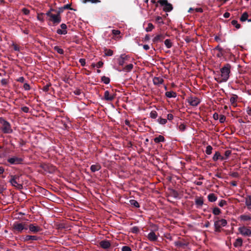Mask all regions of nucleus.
<instances>
[{"label": "nucleus", "mask_w": 251, "mask_h": 251, "mask_svg": "<svg viewBox=\"0 0 251 251\" xmlns=\"http://www.w3.org/2000/svg\"><path fill=\"white\" fill-rule=\"evenodd\" d=\"M148 229H149L151 232H155L158 229V226L157 225L153 224L151 222L149 223Z\"/></svg>", "instance_id": "obj_18"}, {"label": "nucleus", "mask_w": 251, "mask_h": 251, "mask_svg": "<svg viewBox=\"0 0 251 251\" xmlns=\"http://www.w3.org/2000/svg\"><path fill=\"white\" fill-rule=\"evenodd\" d=\"M187 101L192 106H197L201 102L200 100L195 96L189 97L187 99Z\"/></svg>", "instance_id": "obj_5"}, {"label": "nucleus", "mask_w": 251, "mask_h": 251, "mask_svg": "<svg viewBox=\"0 0 251 251\" xmlns=\"http://www.w3.org/2000/svg\"><path fill=\"white\" fill-rule=\"evenodd\" d=\"M129 204L134 207L139 208L140 207L139 203L135 200H129Z\"/></svg>", "instance_id": "obj_30"}, {"label": "nucleus", "mask_w": 251, "mask_h": 251, "mask_svg": "<svg viewBox=\"0 0 251 251\" xmlns=\"http://www.w3.org/2000/svg\"><path fill=\"white\" fill-rule=\"evenodd\" d=\"M19 176L17 175L11 176V178L9 180V182L12 186L20 188L22 187V185L17 181V179L19 178Z\"/></svg>", "instance_id": "obj_9"}, {"label": "nucleus", "mask_w": 251, "mask_h": 251, "mask_svg": "<svg viewBox=\"0 0 251 251\" xmlns=\"http://www.w3.org/2000/svg\"><path fill=\"white\" fill-rule=\"evenodd\" d=\"M150 117L152 119H156L157 117L158 114L156 111L152 110L150 114Z\"/></svg>", "instance_id": "obj_40"}, {"label": "nucleus", "mask_w": 251, "mask_h": 251, "mask_svg": "<svg viewBox=\"0 0 251 251\" xmlns=\"http://www.w3.org/2000/svg\"><path fill=\"white\" fill-rule=\"evenodd\" d=\"M113 54V51L111 50H105V55L110 56H112Z\"/></svg>", "instance_id": "obj_47"}, {"label": "nucleus", "mask_w": 251, "mask_h": 251, "mask_svg": "<svg viewBox=\"0 0 251 251\" xmlns=\"http://www.w3.org/2000/svg\"><path fill=\"white\" fill-rule=\"evenodd\" d=\"M175 244L177 247L185 248L188 243L185 241H177L175 242Z\"/></svg>", "instance_id": "obj_20"}, {"label": "nucleus", "mask_w": 251, "mask_h": 251, "mask_svg": "<svg viewBox=\"0 0 251 251\" xmlns=\"http://www.w3.org/2000/svg\"><path fill=\"white\" fill-rule=\"evenodd\" d=\"M154 25L151 23H150L148 24V26L146 28V31L147 32H150L154 28Z\"/></svg>", "instance_id": "obj_39"}, {"label": "nucleus", "mask_w": 251, "mask_h": 251, "mask_svg": "<svg viewBox=\"0 0 251 251\" xmlns=\"http://www.w3.org/2000/svg\"><path fill=\"white\" fill-rule=\"evenodd\" d=\"M148 238L151 241H156L158 239L154 232H151L148 235Z\"/></svg>", "instance_id": "obj_23"}, {"label": "nucleus", "mask_w": 251, "mask_h": 251, "mask_svg": "<svg viewBox=\"0 0 251 251\" xmlns=\"http://www.w3.org/2000/svg\"><path fill=\"white\" fill-rule=\"evenodd\" d=\"M101 169V166L99 164L92 165L90 167V170L92 172H96Z\"/></svg>", "instance_id": "obj_25"}, {"label": "nucleus", "mask_w": 251, "mask_h": 251, "mask_svg": "<svg viewBox=\"0 0 251 251\" xmlns=\"http://www.w3.org/2000/svg\"><path fill=\"white\" fill-rule=\"evenodd\" d=\"M104 99L106 100L111 101L114 99V95L110 94L108 91H105L104 93Z\"/></svg>", "instance_id": "obj_14"}, {"label": "nucleus", "mask_w": 251, "mask_h": 251, "mask_svg": "<svg viewBox=\"0 0 251 251\" xmlns=\"http://www.w3.org/2000/svg\"><path fill=\"white\" fill-rule=\"evenodd\" d=\"M122 250V251H131V248L128 246H124Z\"/></svg>", "instance_id": "obj_60"}, {"label": "nucleus", "mask_w": 251, "mask_h": 251, "mask_svg": "<svg viewBox=\"0 0 251 251\" xmlns=\"http://www.w3.org/2000/svg\"><path fill=\"white\" fill-rule=\"evenodd\" d=\"M21 109L23 112L25 113H28L29 112V108L27 106L22 107Z\"/></svg>", "instance_id": "obj_63"}, {"label": "nucleus", "mask_w": 251, "mask_h": 251, "mask_svg": "<svg viewBox=\"0 0 251 251\" xmlns=\"http://www.w3.org/2000/svg\"><path fill=\"white\" fill-rule=\"evenodd\" d=\"M237 98L238 96L236 95H233L229 100L230 103L232 104L235 103L237 101Z\"/></svg>", "instance_id": "obj_36"}, {"label": "nucleus", "mask_w": 251, "mask_h": 251, "mask_svg": "<svg viewBox=\"0 0 251 251\" xmlns=\"http://www.w3.org/2000/svg\"><path fill=\"white\" fill-rule=\"evenodd\" d=\"M74 93L75 95L77 96H79L81 94L82 92L79 89H76L74 91Z\"/></svg>", "instance_id": "obj_62"}, {"label": "nucleus", "mask_w": 251, "mask_h": 251, "mask_svg": "<svg viewBox=\"0 0 251 251\" xmlns=\"http://www.w3.org/2000/svg\"><path fill=\"white\" fill-rule=\"evenodd\" d=\"M165 38V35L164 34H158L155 36L152 41L154 43H157L158 42H162L164 39Z\"/></svg>", "instance_id": "obj_15"}, {"label": "nucleus", "mask_w": 251, "mask_h": 251, "mask_svg": "<svg viewBox=\"0 0 251 251\" xmlns=\"http://www.w3.org/2000/svg\"><path fill=\"white\" fill-rule=\"evenodd\" d=\"M128 56L125 54H122L118 59V63L119 65L123 66L125 63V61L128 59Z\"/></svg>", "instance_id": "obj_12"}, {"label": "nucleus", "mask_w": 251, "mask_h": 251, "mask_svg": "<svg viewBox=\"0 0 251 251\" xmlns=\"http://www.w3.org/2000/svg\"><path fill=\"white\" fill-rule=\"evenodd\" d=\"M212 147L210 145H208L206 147L205 152L207 154L210 155L212 153Z\"/></svg>", "instance_id": "obj_41"}, {"label": "nucleus", "mask_w": 251, "mask_h": 251, "mask_svg": "<svg viewBox=\"0 0 251 251\" xmlns=\"http://www.w3.org/2000/svg\"><path fill=\"white\" fill-rule=\"evenodd\" d=\"M23 161V159L17 156H13L7 159V162L12 165L21 164Z\"/></svg>", "instance_id": "obj_6"}, {"label": "nucleus", "mask_w": 251, "mask_h": 251, "mask_svg": "<svg viewBox=\"0 0 251 251\" xmlns=\"http://www.w3.org/2000/svg\"><path fill=\"white\" fill-rule=\"evenodd\" d=\"M221 222H217L215 221L214 223V226L215 228L216 231H219L220 230V228L221 227Z\"/></svg>", "instance_id": "obj_38"}, {"label": "nucleus", "mask_w": 251, "mask_h": 251, "mask_svg": "<svg viewBox=\"0 0 251 251\" xmlns=\"http://www.w3.org/2000/svg\"><path fill=\"white\" fill-rule=\"evenodd\" d=\"M157 122L158 123H159L161 125H165L166 124L167 122V120L166 119H163L162 118H159L157 119Z\"/></svg>", "instance_id": "obj_42"}, {"label": "nucleus", "mask_w": 251, "mask_h": 251, "mask_svg": "<svg viewBox=\"0 0 251 251\" xmlns=\"http://www.w3.org/2000/svg\"><path fill=\"white\" fill-rule=\"evenodd\" d=\"M71 6L70 4H66L62 7H59L57 12L61 14L65 9H72Z\"/></svg>", "instance_id": "obj_26"}, {"label": "nucleus", "mask_w": 251, "mask_h": 251, "mask_svg": "<svg viewBox=\"0 0 251 251\" xmlns=\"http://www.w3.org/2000/svg\"><path fill=\"white\" fill-rule=\"evenodd\" d=\"M99 244L101 247L105 249L109 248L111 245L110 242L107 240H102L100 242Z\"/></svg>", "instance_id": "obj_19"}, {"label": "nucleus", "mask_w": 251, "mask_h": 251, "mask_svg": "<svg viewBox=\"0 0 251 251\" xmlns=\"http://www.w3.org/2000/svg\"><path fill=\"white\" fill-rule=\"evenodd\" d=\"M23 87L24 89L26 91L29 90L30 89V86L29 84L27 83H25L24 84Z\"/></svg>", "instance_id": "obj_55"}, {"label": "nucleus", "mask_w": 251, "mask_h": 251, "mask_svg": "<svg viewBox=\"0 0 251 251\" xmlns=\"http://www.w3.org/2000/svg\"><path fill=\"white\" fill-rule=\"evenodd\" d=\"M241 220H251V217L247 215H243L241 216Z\"/></svg>", "instance_id": "obj_59"}, {"label": "nucleus", "mask_w": 251, "mask_h": 251, "mask_svg": "<svg viewBox=\"0 0 251 251\" xmlns=\"http://www.w3.org/2000/svg\"><path fill=\"white\" fill-rule=\"evenodd\" d=\"M245 204L248 209H251V195L245 197Z\"/></svg>", "instance_id": "obj_22"}, {"label": "nucleus", "mask_w": 251, "mask_h": 251, "mask_svg": "<svg viewBox=\"0 0 251 251\" xmlns=\"http://www.w3.org/2000/svg\"><path fill=\"white\" fill-rule=\"evenodd\" d=\"M103 65V63L102 61H100L98 62V63L96 64V67L98 68H101L102 67Z\"/></svg>", "instance_id": "obj_61"}, {"label": "nucleus", "mask_w": 251, "mask_h": 251, "mask_svg": "<svg viewBox=\"0 0 251 251\" xmlns=\"http://www.w3.org/2000/svg\"><path fill=\"white\" fill-rule=\"evenodd\" d=\"M231 151L230 150H227L225 152V156L227 159V158L231 155Z\"/></svg>", "instance_id": "obj_56"}, {"label": "nucleus", "mask_w": 251, "mask_h": 251, "mask_svg": "<svg viewBox=\"0 0 251 251\" xmlns=\"http://www.w3.org/2000/svg\"><path fill=\"white\" fill-rule=\"evenodd\" d=\"M229 176L232 177L238 178L239 177V174L237 172H230Z\"/></svg>", "instance_id": "obj_49"}, {"label": "nucleus", "mask_w": 251, "mask_h": 251, "mask_svg": "<svg viewBox=\"0 0 251 251\" xmlns=\"http://www.w3.org/2000/svg\"><path fill=\"white\" fill-rule=\"evenodd\" d=\"M231 24L233 26H234L237 29H239L240 28V25L238 23L237 21L233 20L231 21Z\"/></svg>", "instance_id": "obj_43"}, {"label": "nucleus", "mask_w": 251, "mask_h": 251, "mask_svg": "<svg viewBox=\"0 0 251 251\" xmlns=\"http://www.w3.org/2000/svg\"><path fill=\"white\" fill-rule=\"evenodd\" d=\"M100 2L99 0H84L83 2L84 3H87V2H91L92 3H97Z\"/></svg>", "instance_id": "obj_54"}, {"label": "nucleus", "mask_w": 251, "mask_h": 251, "mask_svg": "<svg viewBox=\"0 0 251 251\" xmlns=\"http://www.w3.org/2000/svg\"><path fill=\"white\" fill-rule=\"evenodd\" d=\"M79 62L80 63L82 66H84L85 65V59L83 58H80L79 60Z\"/></svg>", "instance_id": "obj_58"}, {"label": "nucleus", "mask_w": 251, "mask_h": 251, "mask_svg": "<svg viewBox=\"0 0 251 251\" xmlns=\"http://www.w3.org/2000/svg\"><path fill=\"white\" fill-rule=\"evenodd\" d=\"M155 22L159 24H163V21L161 17L157 16L155 19Z\"/></svg>", "instance_id": "obj_50"}, {"label": "nucleus", "mask_w": 251, "mask_h": 251, "mask_svg": "<svg viewBox=\"0 0 251 251\" xmlns=\"http://www.w3.org/2000/svg\"><path fill=\"white\" fill-rule=\"evenodd\" d=\"M60 28H58L56 30V33L59 35H66L68 33L67 26L64 24L62 23L60 25Z\"/></svg>", "instance_id": "obj_8"}, {"label": "nucleus", "mask_w": 251, "mask_h": 251, "mask_svg": "<svg viewBox=\"0 0 251 251\" xmlns=\"http://www.w3.org/2000/svg\"><path fill=\"white\" fill-rule=\"evenodd\" d=\"M22 12L26 15H28L30 13V11L26 8H23Z\"/></svg>", "instance_id": "obj_57"}, {"label": "nucleus", "mask_w": 251, "mask_h": 251, "mask_svg": "<svg viewBox=\"0 0 251 251\" xmlns=\"http://www.w3.org/2000/svg\"><path fill=\"white\" fill-rule=\"evenodd\" d=\"M130 230L134 233H138L139 232V229L137 226H134Z\"/></svg>", "instance_id": "obj_53"}, {"label": "nucleus", "mask_w": 251, "mask_h": 251, "mask_svg": "<svg viewBox=\"0 0 251 251\" xmlns=\"http://www.w3.org/2000/svg\"><path fill=\"white\" fill-rule=\"evenodd\" d=\"M164 44L168 49H170L173 46V44L171 40L169 39L165 40Z\"/></svg>", "instance_id": "obj_33"}, {"label": "nucleus", "mask_w": 251, "mask_h": 251, "mask_svg": "<svg viewBox=\"0 0 251 251\" xmlns=\"http://www.w3.org/2000/svg\"><path fill=\"white\" fill-rule=\"evenodd\" d=\"M44 15V14L43 13H41L40 14H38L37 15V20L42 22H43L44 21V19L43 18Z\"/></svg>", "instance_id": "obj_45"}, {"label": "nucleus", "mask_w": 251, "mask_h": 251, "mask_svg": "<svg viewBox=\"0 0 251 251\" xmlns=\"http://www.w3.org/2000/svg\"><path fill=\"white\" fill-rule=\"evenodd\" d=\"M165 96L168 98H176V93L173 91H168L165 93Z\"/></svg>", "instance_id": "obj_27"}, {"label": "nucleus", "mask_w": 251, "mask_h": 251, "mask_svg": "<svg viewBox=\"0 0 251 251\" xmlns=\"http://www.w3.org/2000/svg\"><path fill=\"white\" fill-rule=\"evenodd\" d=\"M161 6H163V10L166 12H169L173 10L172 5L169 3L167 0H159L157 1Z\"/></svg>", "instance_id": "obj_4"}, {"label": "nucleus", "mask_w": 251, "mask_h": 251, "mask_svg": "<svg viewBox=\"0 0 251 251\" xmlns=\"http://www.w3.org/2000/svg\"><path fill=\"white\" fill-rule=\"evenodd\" d=\"M231 65L226 63L220 69V75L218 77H215L217 82L221 83L226 82L229 77L230 73Z\"/></svg>", "instance_id": "obj_1"}, {"label": "nucleus", "mask_w": 251, "mask_h": 251, "mask_svg": "<svg viewBox=\"0 0 251 251\" xmlns=\"http://www.w3.org/2000/svg\"><path fill=\"white\" fill-rule=\"evenodd\" d=\"M154 141L156 143L159 142H164L165 141V138L162 135H159L158 137H155L153 139Z\"/></svg>", "instance_id": "obj_29"}, {"label": "nucleus", "mask_w": 251, "mask_h": 251, "mask_svg": "<svg viewBox=\"0 0 251 251\" xmlns=\"http://www.w3.org/2000/svg\"><path fill=\"white\" fill-rule=\"evenodd\" d=\"M153 83L155 85H159L162 84L164 82V79L162 77H154L153 78Z\"/></svg>", "instance_id": "obj_13"}, {"label": "nucleus", "mask_w": 251, "mask_h": 251, "mask_svg": "<svg viewBox=\"0 0 251 251\" xmlns=\"http://www.w3.org/2000/svg\"><path fill=\"white\" fill-rule=\"evenodd\" d=\"M212 211H213V213L215 215H218L221 213V210L219 208H218V207H214Z\"/></svg>", "instance_id": "obj_44"}, {"label": "nucleus", "mask_w": 251, "mask_h": 251, "mask_svg": "<svg viewBox=\"0 0 251 251\" xmlns=\"http://www.w3.org/2000/svg\"><path fill=\"white\" fill-rule=\"evenodd\" d=\"M243 244V240L241 238H237L234 243L233 245L235 247H241Z\"/></svg>", "instance_id": "obj_28"}, {"label": "nucleus", "mask_w": 251, "mask_h": 251, "mask_svg": "<svg viewBox=\"0 0 251 251\" xmlns=\"http://www.w3.org/2000/svg\"><path fill=\"white\" fill-rule=\"evenodd\" d=\"M248 16L249 15L248 13L245 12L241 15L240 20L242 22H245L246 21L248 20Z\"/></svg>", "instance_id": "obj_31"}, {"label": "nucleus", "mask_w": 251, "mask_h": 251, "mask_svg": "<svg viewBox=\"0 0 251 251\" xmlns=\"http://www.w3.org/2000/svg\"><path fill=\"white\" fill-rule=\"evenodd\" d=\"M48 17V20L52 23V25L55 26L61 22V14L57 12L56 14H53L50 12H47L45 14Z\"/></svg>", "instance_id": "obj_2"}, {"label": "nucleus", "mask_w": 251, "mask_h": 251, "mask_svg": "<svg viewBox=\"0 0 251 251\" xmlns=\"http://www.w3.org/2000/svg\"><path fill=\"white\" fill-rule=\"evenodd\" d=\"M178 129L180 131H184L186 129V125L184 124H181L178 126Z\"/></svg>", "instance_id": "obj_52"}, {"label": "nucleus", "mask_w": 251, "mask_h": 251, "mask_svg": "<svg viewBox=\"0 0 251 251\" xmlns=\"http://www.w3.org/2000/svg\"><path fill=\"white\" fill-rule=\"evenodd\" d=\"M219 119L220 123H224L226 121V118L225 115H220Z\"/></svg>", "instance_id": "obj_51"}, {"label": "nucleus", "mask_w": 251, "mask_h": 251, "mask_svg": "<svg viewBox=\"0 0 251 251\" xmlns=\"http://www.w3.org/2000/svg\"><path fill=\"white\" fill-rule=\"evenodd\" d=\"M54 50L59 54H63L64 52V50L63 49H62L61 48H60L58 46H55L54 47Z\"/></svg>", "instance_id": "obj_34"}, {"label": "nucleus", "mask_w": 251, "mask_h": 251, "mask_svg": "<svg viewBox=\"0 0 251 251\" xmlns=\"http://www.w3.org/2000/svg\"><path fill=\"white\" fill-rule=\"evenodd\" d=\"M12 46L13 47V49L15 51H19L20 47L16 44H13Z\"/></svg>", "instance_id": "obj_64"}, {"label": "nucleus", "mask_w": 251, "mask_h": 251, "mask_svg": "<svg viewBox=\"0 0 251 251\" xmlns=\"http://www.w3.org/2000/svg\"><path fill=\"white\" fill-rule=\"evenodd\" d=\"M13 228L19 232H21L23 229H27V227H25V224L23 223H19L15 222L13 225Z\"/></svg>", "instance_id": "obj_7"}, {"label": "nucleus", "mask_w": 251, "mask_h": 251, "mask_svg": "<svg viewBox=\"0 0 251 251\" xmlns=\"http://www.w3.org/2000/svg\"><path fill=\"white\" fill-rule=\"evenodd\" d=\"M55 225L56 226V228L58 229H65L66 230L70 229V226H69L65 225L63 223H56Z\"/></svg>", "instance_id": "obj_21"}, {"label": "nucleus", "mask_w": 251, "mask_h": 251, "mask_svg": "<svg viewBox=\"0 0 251 251\" xmlns=\"http://www.w3.org/2000/svg\"><path fill=\"white\" fill-rule=\"evenodd\" d=\"M29 229L33 233H36L42 230L41 228L39 226L34 224H30L29 225Z\"/></svg>", "instance_id": "obj_11"}, {"label": "nucleus", "mask_w": 251, "mask_h": 251, "mask_svg": "<svg viewBox=\"0 0 251 251\" xmlns=\"http://www.w3.org/2000/svg\"><path fill=\"white\" fill-rule=\"evenodd\" d=\"M0 129L4 133H11L13 132L10 123L2 117H0Z\"/></svg>", "instance_id": "obj_3"}, {"label": "nucleus", "mask_w": 251, "mask_h": 251, "mask_svg": "<svg viewBox=\"0 0 251 251\" xmlns=\"http://www.w3.org/2000/svg\"><path fill=\"white\" fill-rule=\"evenodd\" d=\"M51 86V84L50 83H48L46 85H45L43 88L42 90L45 92H47L49 91L50 86Z\"/></svg>", "instance_id": "obj_46"}, {"label": "nucleus", "mask_w": 251, "mask_h": 251, "mask_svg": "<svg viewBox=\"0 0 251 251\" xmlns=\"http://www.w3.org/2000/svg\"><path fill=\"white\" fill-rule=\"evenodd\" d=\"M40 238L39 237H38L37 236H34V235H26L24 238V241L25 242H26V241H28L29 240H39Z\"/></svg>", "instance_id": "obj_17"}, {"label": "nucleus", "mask_w": 251, "mask_h": 251, "mask_svg": "<svg viewBox=\"0 0 251 251\" xmlns=\"http://www.w3.org/2000/svg\"><path fill=\"white\" fill-rule=\"evenodd\" d=\"M220 155V153L219 151H216L213 156V160L214 161H217L218 159H219Z\"/></svg>", "instance_id": "obj_37"}, {"label": "nucleus", "mask_w": 251, "mask_h": 251, "mask_svg": "<svg viewBox=\"0 0 251 251\" xmlns=\"http://www.w3.org/2000/svg\"><path fill=\"white\" fill-rule=\"evenodd\" d=\"M238 229L240 233L244 236H250L251 235V230L244 226L239 227Z\"/></svg>", "instance_id": "obj_10"}, {"label": "nucleus", "mask_w": 251, "mask_h": 251, "mask_svg": "<svg viewBox=\"0 0 251 251\" xmlns=\"http://www.w3.org/2000/svg\"><path fill=\"white\" fill-rule=\"evenodd\" d=\"M207 199L209 201L213 202L217 201V197L214 193H210L207 196Z\"/></svg>", "instance_id": "obj_24"}, {"label": "nucleus", "mask_w": 251, "mask_h": 251, "mask_svg": "<svg viewBox=\"0 0 251 251\" xmlns=\"http://www.w3.org/2000/svg\"><path fill=\"white\" fill-rule=\"evenodd\" d=\"M133 65L132 64H129L126 66L123 69V71L129 72L131 71V70L133 69Z\"/></svg>", "instance_id": "obj_32"}, {"label": "nucleus", "mask_w": 251, "mask_h": 251, "mask_svg": "<svg viewBox=\"0 0 251 251\" xmlns=\"http://www.w3.org/2000/svg\"><path fill=\"white\" fill-rule=\"evenodd\" d=\"M226 205H227V202L225 200H221L218 203V205L220 207H223Z\"/></svg>", "instance_id": "obj_48"}, {"label": "nucleus", "mask_w": 251, "mask_h": 251, "mask_svg": "<svg viewBox=\"0 0 251 251\" xmlns=\"http://www.w3.org/2000/svg\"><path fill=\"white\" fill-rule=\"evenodd\" d=\"M195 204L197 208L202 206L203 204V199L202 197H197L195 199Z\"/></svg>", "instance_id": "obj_16"}, {"label": "nucleus", "mask_w": 251, "mask_h": 251, "mask_svg": "<svg viewBox=\"0 0 251 251\" xmlns=\"http://www.w3.org/2000/svg\"><path fill=\"white\" fill-rule=\"evenodd\" d=\"M101 81L105 84H108L109 83L110 79L109 77H106L105 76H103L101 77Z\"/></svg>", "instance_id": "obj_35"}]
</instances>
